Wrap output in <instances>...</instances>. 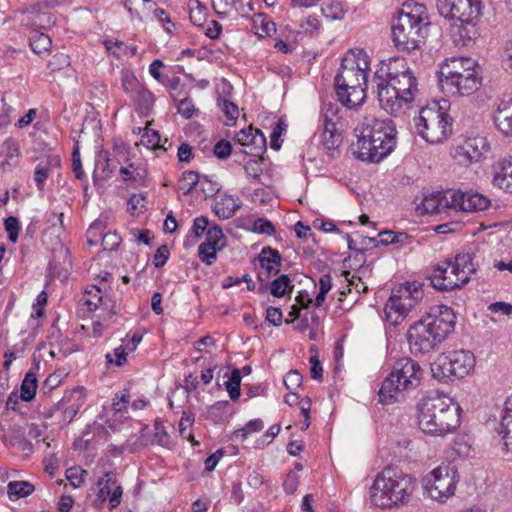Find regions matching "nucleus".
I'll use <instances>...</instances> for the list:
<instances>
[{"instance_id":"nucleus-31","label":"nucleus","mask_w":512,"mask_h":512,"mask_svg":"<svg viewBox=\"0 0 512 512\" xmlns=\"http://www.w3.org/2000/svg\"><path fill=\"white\" fill-rule=\"evenodd\" d=\"M35 486L29 481H10L7 485V494L11 501L30 496Z\"/></svg>"},{"instance_id":"nucleus-39","label":"nucleus","mask_w":512,"mask_h":512,"mask_svg":"<svg viewBox=\"0 0 512 512\" xmlns=\"http://www.w3.org/2000/svg\"><path fill=\"white\" fill-rule=\"evenodd\" d=\"M123 5L132 17H141V14L155 6L152 0H123Z\"/></svg>"},{"instance_id":"nucleus-4","label":"nucleus","mask_w":512,"mask_h":512,"mask_svg":"<svg viewBox=\"0 0 512 512\" xmlns=\"http://www.w3.org/2000/svg\"><path fill=\"white\" fill-rule=\"evenodd\" d=\"M417 411L418 426L427 435L445 437L461 424L460 406L445 395H427L417 404Z\"/></svg>"},{"instance_id":"nucleus-18","label":"nucleus","mask_w":512,"mask_h":512,"mask_svg":"<svg viewBox=\"0 0 512 512\" xmlns=\"http://www.w3.org/2000/svg\"><path fill=\"white\" fill-rule=\"evenodd\" d=\"M84 388L76 387L75 389L66 392L62 399L58 401L49 410V416H53L56 411L62 410V421L69 424L77 415L80 407L84 403Z\"/></svg>"},{"instance_id":"nucleus-57","label":"nucleus","mask_w":512,"mask_h":512,"mask_svg":"<svg viewBox=\"0 0 512 512\" xmlns=\"http://www.w3.org/2000/svg\"><path fill=\"white\" fill-rule=\"evenodd\" d=\"M213 153L219 159H227L232 153V145L229 141L222 139L214 145Z\"/></svg>"},{"instance_id":"nucleus-10","label":"nucleus","mask_w":512,"mask_h":512,"mask_svg":"<svg viewBox=\"0 0 512 512\" xmlns=\"http://www.w3.org/2000/svg\"><path fill=\"white\" fill-rule=\"evenodd\" d=\"M378 84L377 96L380 106L391 115H399L409 109L419 91L413 71L389 82Z\"/></svg>"},{"instance_id":"nucleus-17","label":"nucleus","mask_w":512,"mask_h":512,"mask_svg":"<svg viewBox=\"0 0 512 512\" xmlns=\"http://www.w3.org/2000/svg\"><path fill=\"white\" fill-rule=\"evenodd\" d=\"M480 84V77L476 70L447 78H439L441 90L452 96L470 95L480 87Z\"/></svg>"},{"instance_id":"nucleus-34","label":"nucleus","mask_w":512,"mask_h":512,"mask_svg":"<svg viewBox=\"0 0 512 512\" xmlns=\"http://www.w3.org/2000/svg\"><path fill=\"white\" fill-rule=\"evenodd\" d=\"M30 47L36 54L48 52L50 50L52 41L50 37L39 31H32L29 36Z\"/></svg>"},{"instance_id":"nucleus-47","label":"nucleus","mask_w":512,"mask_h":512,"mask_svg":"<svg viewBox=\"0 0 512 512\" xmlns=\"http://www.w3.org/2000/svg\"><path fill=\"white\" fill-rule=\"evenodd\" d=\"M205 242H210L213 246L223 249L225 246L224 234L220 226L213 225L207 229Z\"/></svg>"},{"instance_id":"nucleus-16","label":"nucleus","mask_w":512,"mask_h":512,"mask_svg":"<svg viewBox=\"0 0 512 512\" xmlns=\"http://www.w3.org/2000/svg\"><path fill=\"white\" fill-rule=\"evenodd\" d=\"M489 149L490 145L485 136H469L454 148L452 157L459 165L469 166L480 161Z\"/></svg>"},{"instance_id":"nucleus-56","label":"nucleus","mask_w":512,"mask_h":512,"mask_svg":"<svg viewBox=\"0 0 512 512\" xmlns=\"http://www.w3.org/2000/svg\"><path fill=\"white\" fill-rule=\"evenodd\" d=\"M303 377L297 370H290L284 377V384L290 391L296 390L302 384Z\"/></svg>"},{"instance_id":"nucleus-45","label":"nucleus","mask_w":512,"mask_h":512,"mask_svg":"<svg viewBox=\"0 0 512 512\" xmlns=\"http://www.w3.org/2000/svg\"><path fill=\"white\" fill-rule=\"evenodd\" d=\"M286 129L287 124L285 121L282 118L278 119L270 134V147L273 150L278 151L281 148L283 143L281 136L284 132H286Z\"/></svg>"},{"instance_id":"nucleus-49","label":"nucleus","mask_w":512,"mask_h":512,"mask_svg":"<svg viewBox=\"0 0 512 512\" xmlns=\"http://www.w3.org/2000/svg\"><path fill=\"white\" fill-rule=\"evenodd\" d=\"M379 238V242L382 245L387 246L394 243H403L409 238V236L404 232H394L387 230L379 233Z\"/></svg>"},{"instance_id":"nucleus-35","label":"nucleus","mask_w":512,"mask_h":512,"mask_svg":"<svg viewBox=\"0 0 512 512\" xmlns=\"http://www.w3.org/2000/svg\"><path fill=\"white\" fill-rule=\"evenodd\" d=\"M106 49L111 52L116 58H120L123 55L134 56L137 53V46H128L119 40H106L104 42Z\"/></svg>"},{"instance_id":"nucleus-64","label":"nucleus","mask_w":512,"mask_h":512,"mask_svg":"<svg viewBox=\"0 0 512 512\" xmlns=\"http://www.w3.org/2000/svg\"><path fill=\"white\" fill-rule=\"evenodd\" d=\"M169 255H170V252H169V249L166 245H162L160 246L155 255H154V259H153V264L156 268H161L163 267L167 260L169 259Z\"/></svg>"},{"instance_id":"nucleus-15","label":"nucleus","mask_w":512,"mask_h":512,"mask_svg":"<svg viewBox=\"0 0 512 512\" xmlns=\"http://www.w3.org/2000/svg\"><path fill=\"white\" fill-rule=\"evenodd\" d=\"M475 366V356L469 350H456L441 354L432 364L434 378L439 380H455L467 376Z\"/></svg>"},{"instance_id":"nucleus-38","label":"nucleus","mask_w":512,"mask_h":512,"mask_svg":"<svg viewBox=\"0 0 512 512\" xmlns=\"http://www.w3.org/2000/svg\"><path fill=\"white\" fill-rule=\"evenodd\" d=\"M290 277L282 274L270 283V293L277 298L283 297L293 289Z\"/></svg>"},{"instance_id":"nucleus-62","label":"nucleus","mask_w":512,"mask_h":512,"mask_svg":"<svg viewBox=\"0 0 512 512\" xmlns=\"http://www.w3.org/2000/svg\"><path fill=\"white\" fill-rule=\"evenodd\" d=\"M120 242L121 238L115 232H108L102 236V246L104 250H116Z\"/></svg>"},{"instance_id":"nucleus-7","label":"nucleus","mask_w":512,"mask_h":512,"mask_svg":"<svg viewBox=\"0 0 512 512\" xmlns=\"http://www.w3.org/2000/svg\"><path fill=\"white\" fill-rule=\"evenodd\" d=\"M423 370L411 358L397 360L390 374L382 382L379 390V402L390 405L398 401L402 391L413 390L420 385Z\"/></svg>"},{"instance_id":"nucleus-36","label":"nucleus","mask_w":512,"mask_h":512,"mask_svg":"<svg viewBox=\"0 0 512 512\" xmlns=\"http://www.w3.org/2000/svg\"><path fill=\"white\" fill-rule=\"evenodd\" d=\"M37 377L36 374L29 371L26 373L20 388V398L26 402L34 399L37 390Z\"/></svg>"},{"instance_id":"nucleus-13","label":"nucleus","mask_w":512,"mask_h":512,"mask_svg":"<svg viewBox=\"0 0 512 512\" xmlns=\"http://www.w3.org/2000/svg\"><path fill=\"white\" fill-rule=\"evenodd\" d=\"M413 121L417 133L429 143L442 142L451 131V118L437 102L422 108Z\"/></svg>"},{"instance_id":"nucleus-58","label":"nucleus","mask_w":512,"mask_h":512,"mask_svg":"<svg viewBox=\"0 0 512 512\" xmlns=\"http://www.w3.org/2000/svg\"><path fill=\"white\" fill-rule=\"evenodd\" d=\"M62 382V376L60 373L50 374L42 384L41 391L44 394L51 393L55 388H57Z\"/></svg>"},{"instance_id":"nucleus-26","label":"nucleus","mask_w":512,"mask_h":512,"mask_svg":"<svg viewBox=\"0 0 512 512\" xmlns=\"http://www.w3.org/2000/svg\"><path fill=\"white\" fill-rule=\"evenodd\" d=\"M258 264L268 276L277 275L282 266V255L270 246L263 247L258 253Z\"/></svg>"},{"instance_id":"nucleus-37","label":"nucleus","mask_w":512,"mask_h":512,"mask_svg":"<svg viewBox=\"0 0 512 512\" xmlns=\"http://www.w3.org/2000/svg\"><path fill=\"white\" fill-rule=\"evenodd\" d=\"M55 6L54 0H45L43 2L29 4L23 9L24 13L37 14L41 18H45L48 25L54 24L55 21L51 14L42 12L44 9H49Z\"/></svg>"},{"instance_id":"nucleus-19","label":"nucleus","mask_w":512,"mask_h":512,"mask_svg":"<svg viewBox=\"0 0 512 512\" xmlns=\"http://www.w3.org/2000/svg\"><path fill=\"white\" fill-rule=\"evenodd\" d=\"M97 486L99 487L97 497L101 502L108 500L110 509H115L120 505L123 489L115 473H105L98 479Z\"/></svg>"},{"instance_id":"nucleus-3","label":"nucleus","mask_w":512,"mask_h":512,"mask_svg":"<svg viewBox=\"0 0 512 512\" xmlns=\"http://www.w3.org/2000/svg\"><path fill=\"white\" fill-rule=\"evenodd\" d=\"M369 63L363 50L346 55L334 78L336 95L349 109L358 108L366 99Z\"/></svg>"},{"instance_id":"nucleus-59","label":"nucleus","mask_w":512,"mask_h":512,"mask_svg":"<svg viewBox=\"0 0 512 512\" xmlns=\"http://www.w3.org/2000/svg\"><path fill=\"white\" fill-rule=\"evenodd\" d=\"M130 394L129 391L124 389L120 394H116L113 398L112 407L116 412H123L126 410L129 403Z\"/></svg>"},{"instance_id":"nucleus-61","label":"nucleus","mask_w":512,"mask_h":512,"mask_svg":"<svg viewBox=\"0 0 512 512\" xmlns=\"http://www.w3.org/2000/svg\"><path fill=\"white\" fill-rule=\"evenodd\" d=\"M256 432V419L250 420L243 428L234 432V440L245 441L249 435Z\"/></svg>"},{"instance_id":"nucleus-46","label":"nucleus","mask_w":512,"mask_h":512,"mask_svg":"<svg viewBox=\"0 0 512 512\" xmlns=\"http://www.w3.org/2000/svg\"><path fill=\"white\" fill-rule=\"evenodd\" d=\"M221 249L213 246L210 242H203L198 249V256L200 260L207 265H212L216 260L217 251Z\"/></svg>"},{"instance_id":"nucleus-60","label":"nucleus","mask_w":512,"mask_h":512,"mask_svg":"<svg viewBox=\"0 0 512 512\" xmlns=\"http://www.w3.org/2000/svg\"><path fill=\"white\" fill-rule=\"evenodd\" d=\"M66 474L67 479L70 480L75 487H78L84 482V478L88 473L86 470L79 467H72L66 471Z\"/></svg>"},{"instance_id":"nucleus-43","label":"nucleus","mask_w":512,"mask_h":512,"mask_svg":"<svg viewBox=\"0 0 512 512\" xmlns=\"http://www.w3.org/2000/svg\"><path fill=\"white\" fill-rule=\"evenodd\" d=\"M218 106L227 119L225 124L228 126L233 125L239 116V109L237 105L229 100L221 99L218 102Z\"/></svg>"},{"instance_id":"nucleus-41","label":"nucleus","mask_w":512,"mask_h":512,"mask_svg":"<svg viewBox=\"0 0 512 512\" xmlns=\"http://www.w3.org/2000/svg\"><path fill=\"white\" fill-rule=\"evenodd\" d=\"M201 181L200 175L195 171H185L182 174V178L179 182V189L183 191L184 194H189Z\"/></svg>"},{"instance_id":"nucleus-9","label":"nucleus","mask_w":512,"mask_h":512,"mask_svg":"<svg viewBox=\"0 0 512 512\" xmlns=\"http://www.w3.org/2000/svg\"><path fill=\"white\" fill-rule=\"evenodd\" d=\"M423 13L424 6L415 5L411 11L402 10L393 20L392 39L398 50L410 52L424 43L429 23Z\"/></svg>"},{"instance_id":"nucleus-24","label":"nucleus","mask_w":512,"mask_h":512,"mask_svg":"<svg viewBox=\"0 0 512 512\" xmlns=\"http://www.w3.org/2000/svg\"><path fill=\"white\" fill-rule=\"evenodd\" d=\"M494 122L505 136H512V94L504 97L498 104Z\"/></svg>"},{"instance_id":"nucleus-14","label":"nucleus","mask_w":512,"mask_h":512,"mask_svg":"<svg viewBox=\"0 0 512 512\" xmlns=\"http://www.w3.org/2000/svg\"><path fill=\"white\" fill-rule=\"evenodd\" d=\"M422 297L421 284L416 282H405L394 288L385 304L386 320L394 326L399 325Z\"/></svg>"},{"instance_id":"nucleus-40","label":"nucleus","mask_w":512,"mask_h":512,"mask_svg":"<svg viewBox=\"0 0 512 512\" xmlns=\"http://www.w3.org/2000/svg\"><path fill=\"white\" fill-rule=\"evenodd\" d=\"M230 404L228 401H218L208 408V418L215 423L223 421L228 416Z\"/></svg>"},{"instance_id":"nucleus-22","label":"nucleus","mask_w":512,"mask_h":512,"mask_svg":"<svg viewBox=\"0 0 512 512\" xmlns=\"http://www.w3.org/2000/svg\"><path fill=\"white\" fill-rule=\"evenodd\" d=\"M476 70V62L469 57H452L447 59L440 67L438 72L439 78H447L466 72Z\"/></svg>"},{"instance_id":"nucleus-51","label":"nucleus","mask_w":512,"mask_h":512,"mask_svg":"<svg viewBox=\"0 0 512 512\" xmlns=\"http://www.w3.org/2000/svg\"><path fill=\"white\" fill-rule=\"evenodd\" d=\"M141 143L149 149L161 148L160 146V134L156 130L145 128V132L142 135Z\"/></svg>"},{"instance_id":"nucleus-20","label":"nucleus","mask_w":512,"mask_h":512,"mask_svg":"<svg viewBox=\"0 0 512 512\" xmlns=\"http://www.w3.org/2000/svg\"><path fill=\"white\" fill-rule=\"evenodd\" d=\"M336 111L337 108L333 104H329L327 112L323 115L322 145L332 159L339 155L338 147L342 143L341 133L338 132L335 122L328 115L329 112L333 115Z\"/></svg>"},{"instance_id":"nucleus-29","label":"nucleus","mask_w":512,"mask_h":512,"mask_svg":"<svg viewBox=\"0 0 512 512\" xmlns=\"http://www.w3.org/2000/svg\"><path fill=\"white\" fill-rule=\"evenodd\" d=\"M123 181L131 182L135 186H142L145 184L147 177V170L144 166L135 165L130 163L127 167L122 166L119 170Z\"/></svg>"},{"instance_id":"nucleus-1","label":"nucleus","mask_w":512,"mask_h":512,"mask_svg":"<svg viewBox=\"0 0 512 512\" xmlns=\"http://www.w3.org/2000/svg\"><path fill=\"white\" fill-rule=\"evenodd\" d=\"M357 141L352 144L356 157L362 161L378 163L396 146V127L391 119L364 117L354 129Z\"/></svg>"},{"instance_id":"nucleus-52","label":"nucleus","mask_w":512,"mask_h":512,"mask_svg":"<svg viewBox=\"0 0 512 512\" xmlns=\"http://www.w3.org/2000/svg\"><path fill=\"white\" fill-rule=\"evenodd\" d=\"M4 227L8 234V239L12 243H16L19 237L20 224L16 217L9 216L4 220Z\"/></svg>"},{"instance_id":"nucleus-8","label":"nucleus","mask_w":512,"mask_h":512,"mask_svg":"<svg viewBox=\"0 0 512 512\" xmlns=\"http://www.w3.org/2000/svg\"><path fill=\"white\" fill-rule=\"evenodd\" d=\"M475 271L473 254L459 253L454 258L441 261L433 268L430 275L431 285L441 292L459 289L469 282Z\"/></svg>"},{"instance_id":"nucleus-33","label":"nucleus","mask_w":512,"mask_h":512,"mask_svg":"<svg viewBox=\"0 0 512 512\" xmlns=\"http://www.w3.org/2000/svg\"><path fill=\"white\" fill-rule=\"evenodd\" d=\"M53 163L55 165H58L59 159L56 157H53V158L48 157L47 159L42 160L37 164V166L35 168V172H34V181H35L38 189H40V190L43 189L44 183L47 180V178L49 177L51 166Z\"/></svg>"},{"instance_id":"nucleus-48","label":"nucleus","mask_w":512,"mask_h":512,"mask_svg":"<svg viewBox=\"0 0 512 512\" xmlns=\"http://www.w3.org/2000/svg\"><path fill=\"white\" fill-rule=\"evenodd\" d=\"M504 450L512 454V420H501L500 431Z\"/></svg>"},{"instance_id":"nucleus-23","label":"nucleus","mask_w":512,"mask_h":512,"mask_svg":"<svg viewBox=\"0 0 512 512\" xmlns=\"http://www.w3.org/2000/svg\"><path fill=\"white\" fill-rule=\"evenodd\" d=\"M213 9L220 16L235 11L242 17H248L253 11L252 0H211Z\"/></svg>"},{"instance_id":"nucleus-2","label":"nucleus","mask_w":512,"mask_h":512,"mask_svg":"<svg viewBox=\"0 0 512 512\" xmlns=\"http://www.w3.org/2000/svg\"><path fill=\"white\" fill-rule=\"evenodd\" d=\"M456 316L452 308L437 305L430 308L425 317L412 325L407 332L413 354H425L440 345L454 330Z\"/></svg>"},{"instance_id":"nucleus-28","label":"nucleus","mask_w":512,"mask_h":512,"mask_svg":"<svg viewBox=\"0 0 512 512\" xmlns=\"http://www.w3.org/2000/svg\"><path fill=\"white\" fill-rule=\"evenodd\" d=\"M494 183L499 188L512 193V157L500 163V168L494 175Z\"/></svg>"},{"instance_id":"nucleus-53","label":"nucleus","mask_w":512,"mask_h":512,"mask_svg":"<svg viewBox=\"0 0 512 512\" xmlns=\"http://www.w3.org/2000/svg\"><path fill=\"white\" fill-rule=\"evenodd\" d=\"M146 197L143 194H133L127 201V210L131 214H139L145 208Z\"/></svg>"},{"instance_id":"nucleus-6","label":"nucleus","mask_w":512,"mask_h":512,"mask_svg":"<svg viewBox=\"0 0 512 512\" xmlns=\"http://www.w3.org/2000/svg\"><path fill=\"white\" fill-rule=\"evenodd\" d=\"M490 206V200L477 192H463L449 189L426 195L422 201L423 211L427 214H439L447 209L462 212L484 211Z\"/></svg>"},{"instance_id":"nucleus-30","label":"nucleus","mask_w":512,"mask_h":512,"mask_svg":"<svg viewBox=\"0 0 512 512\" xmlns=\"http://www.w3.org/2000/svg\"><path fill=\"white\" fill-rule=\"evenodd\" d=\"M132 98L134 100L137 111L141 115L147 116L154 104L153 94L149 90L143 87H139Z\"/></svg>"},{"instance_id":"nucleus-42","label":"nucleus","mask_w":512,"mask_h":512,"mask_svg":"<svg viewBox=\"0 0 512 512\" xmlns=\"http://www.w3.org/2000/svg\"><path fill=\"white\" fill-rule=\"evenodd\" d=\"M86 293L88 297L85 299L84 303L88 307V310L93 311L101 305H106L99 287L92 286L90 289L86 290Z\"/></svg>"},{"instance_id":"nucleus-11","label":"nucleus","mask_w":512,"mask_h":512,"mask_svg":"<svg viewBox=\"0 0 512 512\" xmlns=\"http://www.w3.org/2000/svg\"><path fill=\"white\" fill-rule=\"evenodd\" d=\"M437 10L445 19L457 21L462 40L472 39V29L481 15L480 0H437Z\"/></svg>"},{"instance_id":"nucleus-44","label":"nucleus","mask_w":512,"mask_h":512,"mask_svg":"<svg viewBox=\"0 0 512 512\" xmlns=\"http://www.w3.org/2000/svg\"><path fill=\"white\" fill-rule=\"evenodd\" d=\"M240 384H241L240 371L238 369H234L231 372L229 379L225 382L226 390L229 393V397L232 400H236L239 398Z\"/></svg>"},{"instance_id":"nucleus-55","label":"nucleus","mask_w":512,"mask_h":512,"mask_svg":"<svg viewBox=\"0 0 512 512\" xmlns=\"http://www.w3.org/2000/svg\"><path fill=\"white\" fill-rule=\"evenodd\" d=\"M322 13L326 18L331 20H341L345 15V12L340 3H332L322 7Z\"/></svg>"},{"instance_id":"nucleus-25","label":"nucleus","mask_w":512,"mask_h":512,"mask_svg":"<svg viewBox=\"0 0 512 512\" xmlns=\"http://www.w3.org/2000/svg\"><path fill=\"white\" fill-rule=\"evenodd\" d=\"M255 134L253 133V125L250 124L248 128L241 129L236 134V142L241 146L239 151H235V161H244L245 157L255 156L256 146H254Z\"/></svg>"},{"instance_id":"nucleus-54","label":"nucleus","mask_w":512,"mask_h":512,"mask_svg":"<svg viewBox=\"0 0 512 512\" xmlns=\"http://www.w3.org/2000/svg\"><path fill=\"white\" fill-rule=\"evenodd\" d=\"M242 282L246 283L248 291H251L254 289V282L248 274H245L242 277L227 276L222 283V287L227 289L232 286L239 285Z\"/></svg>"},{"instance_id":"nucleus-5","label":"nucleus","mask_w":512,"mask_h":512,"mask_svg":"<svg viewBox=\"0 0 512 512\" xmlns=\"http://www.w3.org/2000/svg\"><path fill=\"white\" fill-rule=\"evenodd\" d=\"M414 491V480L397 467L384 468L371 487V500L379 507H393L407 503Z\"/></svg>"},{"instance_id":"nucleus-50","label":"nucleus","mask_w":512,"mask_h":512,"mask_svg":"<svg viewBox=\"0 0 512 512\" xmlns=\"http://www.w3.org/2000/svg\"><path fill=\"white\" fill-rule=\"evenodd\" d=\"M70 66V57L64 53H57L52 56L47 64L51 72H58Z\"/></svg>"},{"instance_id":"nucleus-27","label":"nucleus","mask_w":512,"mask_h":512,"mask_svg":"<svg viewBox=\"0 0 512 512\" xmlns=\"http://www.w3.org/2000/svg\"><path fill=\"white\" fill-rule=\"evenodd\" d=\"M1 154L4 156V160L1 163L3 170L17 166L21 155L18 141L13 138L6 139L1 147Z\"/></svg>"},{"instance_id":"nucleus-12","label":"nucleus","mask_w":512,"mask_h":512,"mask_svg":"<svg viewBox=\"0 0 512 512\" xmlns=\"http://www.w3.org/2000/svg\"><path fill=\"white\" fill-rule=\"evenodd\" d=\"M460 475L455 465L442 463L422 478L424 493L439 503H445L456 491Z\"/></svg>"},{"instance_id":"nucleus-32","label":"nucleus","mask_w":512,"mask_h":512,"mask_svg":"<svg viewBox=\"0 0 512 512\" xmlns=\"http://www.w3.org/2000/svg\"><path fill=\"white\" fill-rule=\"evenodd\" d=\"M238 207L236 199L232 196H226L215 202L213 211L219 218L229 219L234 215Z\"/></svg>"},{"instance_id":"nucleus-21","label":"nucleus","mask_w":512,"mask_h":512,"mask_svg":"<svg viewBox=\"0 0 512 512\" xmlns=\"http://www.w3.org/2000/svg\"><path fill=\"white\" fill-rule=\"evenodd\" d=\"M412 71L407 61L401 57H391L380 62L379 68L374 74V82L378 89L380 82H389L390 79L401 77L406 73ZM385 85V83H383Z\"/></svg>"},{"instance_id":"nucleus-63","label":"nucleus","mask_w":512,"mask_h":512,"mask_svg":"<svg viewBox=\"0 0 512 512\" xmlns=\"http://www.w3.org/2000/svg\"><path fill=\"white\" fill-rule=\"evenodd\" d=\"M258 235L275 236V225L266 218L258 217Z\"/></svg>"}]
</instances>
